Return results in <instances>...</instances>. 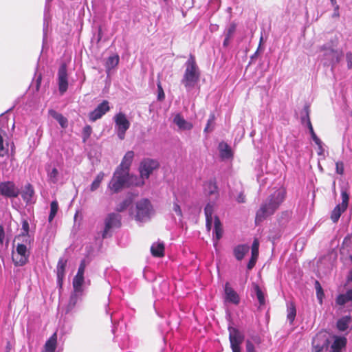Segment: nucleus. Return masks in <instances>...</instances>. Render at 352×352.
<instances>
[{
    "label": "nucleus",
    "mask_w": 352,
    "mask_h": 352,
    "mask_svg": "<svg viewBox=\"0 0 352 352\" xmlns=\"http://www.w3.org/2000/svg\"><path fill=\"white\" fill-rule=\"evenodd\" d=\"M285 192L283 189H277L263 201L256 212L255 223L259 224L268 217L273 215L283 202Z\"/></svg>",
    "instance_id": "obj_1"
},
{
    "label": "nucleus",
    "mask_w": 352,
    "mask_h": 352,
    "mask_svg": "<svg viewBox=\"0 0 352 352\" xmlns=\"http://www.w3.org/2000/svg\"><path fill=\"white\" fill-rule=\"evenodd\" d=\"M346 338L344 337L336 338L331 345L333 352H340L341 349L346 346Z\"/></svg>",
    "instance_id": "obj_27"
},
{
    "label": "nucleus",
    "mask_w": 352,
    "mask_h": 352,
    "mask_svg": "<svg viewBox=\"0 0 352 352\" xmlns=\"http://www.w3.org/2000/svg\"><path fill=\"white\" fill-rule=\"evenodd\" d=\"M252 287L254 288V290L255 292L256 298L258 300V302L261 306H263L265 304V295L263 291L261 290V287L257 283H253Z\"/></svg>",
    "instance_id": "obj_29"
},
{
    "label": "nucleus",
    "mask_w": 352,
    "mask_h": 352,
    "mask_svg": "<svg viewBox=\"0 0 352 352\" xmlns=\"http://www.w3.org/2000/svg\"><path fill=\"white\" fill-rule=\"evenodd\" d=\"M307 126L309 128V132H310V133L311 135V138H312L313 140L314 141L316 144H317L319 146V148L321 150H322V141L320 140V138L315 133L314 128H313V126H312L311 122V120H308V122L307 123Z\"/></svg>",
    "instance_id": "obj_34"
},
{
    "label": "nucleus",
    "mask_w": 352,
    "mask_h": 352,
    "mask_svg": "<svg viewBox=\"0 0 352 352\" xmlns=\"http://www.w3.org/2000/svg\"><path fill=\"white\" fill-rule=\"evenodd\" d=\"M245 349L246 352H256L253 342L250 340H247L245 342Z\"/></svg>",
    "instance_id": "obj_51"
},
{
    "label": "nucleus",
    "mask_w": 352,
    "mask_h": 352,
    "mask_svg": "<svg viewBox=\"0 0 352 352\" xmlns=\"http://www.w3.org/2000/svg\"><path fill=\"white\" fill-rule=\"evenodd\" d=\"M164 244L162 242L153 243L151 248V252L155 257H163L164 256Z\"/></svg>",
    "instance_id": "obj_26"
},
{
    "label": "nucleus",
    "mask_w": 352,
    "mask_h": 352,
    "mask_svg": "<svg viewBox=\"0 0 352 352\" xmlns=\"http://www.w3.org/2000/svg\"><path fill=\"white\" fill-rule=\"evenodd\" d=\"M225 299L234 305H239L240 298L238 294L230 287L229 283L225 284Z\"/></svg>",
    "instance_id": "obj_16"
},
{
    "label": "nucleus",
    "mask_w": 352,
    "mask_h": 352,
    "mask_svg": "<svg viewBox=\"0 0 352 352\" xmlns=\"http://www.w3.org/2000/svg\"><path fill=\"white\" fill-rule=\"evenodd\" d=\"M306 118H307V123L308 122V120H310L309 117V113H310V107L309 104H305L303 109Z\"/></svg>",
    "instance_id": "obj_57"
},
{
    "label": "nucleus",
    "mask_w": 352,
    "mask_h": 352,
    "mask_svg": "<svg viewBox=\"0 0 352 352\" xmlns=\"http://www.w3.org/2000/svg\"><path fill=\"white\" fill-rule=\"evenodd\" d=\"M131 201L129 199H125L120 202L118 206H116V210L118 212H123L130 205Z\"/></svg>",
    "instance_id": "obj_42"
},
{
    "label": "nucleus",
    "mask_w": 352,
    "mask_h": 352,
    "mask_svg": "<svg viewBox=\"0 0 352 352\" xmlns=\"http://www.w3.org/2000/svg\"><path fill=\"white\" fill-rule=\"evenodd\" d=\"M5 236H6V234H5L4 228H3V225H0V243L1 245H3V243Z\"/></svg>",
    "instance_id": "obj_56"
},
{
    "label": "nucleus",
    "mask_w": 352,
    "mask_h": 352,
    "mask_svg": "<svg viewBox=\"0 0 352 352\" xmlns=\"http://www.w3.org/2000/svg\"><path fill=\"white\" fill-rule=\"evenodd\" d=\"M334 6V12L333 14V17H339L340 13H339V6L336 3V5H333Z\"/></svg>",
    "instance_id": "obj_59"
},
{
    "label": "nucleus",
    "mask_w": 352,
    "mask_h": 352,
    "mask_svg": "<svg viewBox=\"0 0 352 352\" xmlns=\"http://www.w3.org/2000/svg\"><path fill=\"white\" fill-rule=\"evenodd\" d=\"M29 228L30 227L28 222L26 220L23 221L22 223L23 232H21V234L17 236L16 238L19 239L21 236L29 237Z\"/></svg>",
    "instance_id": "obj_41"
},
{
    "label": "nucleus",
    "mask_w": 352,
    "mask_h": 352,
    "mask_svg": "<svg viewBox=\"0 0 352 352\" xmlns=\"http://www.w3.org/2000/svg\"><path fill=\"white\" fill-rule=\"evenodd\" d=\"M58 210V204L57 201H53L50 204V212L48 217L49 222L52 221Z\"/></svg>",
    "instance_id": "obj_37"
},
{
    "label": "nucleus",
    "mask_w": 352,
    "mask_h": 352,
    "mask_svg": "<svg viewBox=\"0 0 352 352\" xmlns=\"http://www.w3.org/2000/svg\"><path fill=\"white\" fill-rule=\"evenodd\" d=\"M128 173L116 169L113 175L108 184V188L112 193L119 192L124 186H126Z\"/></svg>",
    "instance_id": "obj_4"
},
{
    "label": "nucleus",
    "mask_w": 352,
    "mask_h": 352,
    "mask_svg": "<svg viewBox=\"0 0 352 352\" xmlns=\"http://www.w3.org/2000/svg\"><path fill=\"white\" fill-rule=\"evenodd\" d=\"M145 184V179L140 175V176L135 175H130L128 172V177L126 179V187L136 186L141 187Z\"/></svg>",
    "instance_id": "obj_18"
},
{
    "label": "nucleus",
    "mask_w": 352,
    "mask_h": 352,
    "mask_svg": "<svg viewBox=\"0 0 352 352\" xmlns=\"http://www.w3.org/2000/svg\"><path fill=\"white\" fill-rule=\"evenodd\" d=\"M252 341L256 343V344H259L261 343L262 340L260 336H253L252 337Z\"/></svg>",
    "instance_id": "obj_60"
},
{
    "label": "nucleus",
    "mask_w": 352,
    "mask_h": 352,
    "mask_svg": "<svg viewBox=\"0 0 352 352\" xmlns=\"http://www.w3.org/2000/svg\"><path fill=\"white\" fill-rule=\"evenodd\" d=\"M347 280L349 282H352V270L349 272V274L347 278Z\"/></svg>",
    "instance_id": "obj_64"
},
{
    "label": "nucleus",
    "mask_w": 352,
    "mask_h": 352,
    "mask_svg": "<svg viewBox=\"0 0 352 352\" xmlns=\"http://www.w3.org/2000/svg\"><path fill=\"white\" fill-rule=\"evenodd\" d=\"M3 142V138L0 130V157H3L8 152V149L4 147Z\"/></svg>",
    "instance_id": "obj_48"
},
{
    "label": "nucleus",
    "mask_w": 352,
    "mask_h": 352,
    "mask_svg": "<svg viewBox=\"0 0 352 352\" xmlns=\"http://www.w3.org/2000/svg\"><path fill=\"white\" fill-rule=\"evenodd\" d=\"M259 241L257 239H254L251 248L252 256L258 257Z\"/></svg>",
    "instance_id": "obj_45"
},
{
    "label": "nucleus",
    "mask_w": 352,
    "mask_h": 352,
    "mask_svg": "<svg viewBox=\"0 0 352 352\" xmlns=\"http://www.w3.org/2000/svg\"><path fill=\"white\" fill-rule=\"evenodd\" d=\"M85 267H86V262H85V260L83 259L81 261L80 263V265H79V267H78V272H77V274L78 275H83L84 276V273H85Z\"/></svg>",
    "instance_id": "obj_52"
},
{
    "label": "nucleus",
    "mask_w": 352,
    "mask_h": 352,
    "mask_svg": "<svg viewBox=\"0 0 352 352\" xmlns=\"http://www.w3.org/2000/svg\"><path fill=\"white\" fill-rule=\"evenodd\" d=\"M57 344V336L54 333L45 342L44 352H55Z\"/></svg>",
    "instance_id": "obj_25"
},
{
    "label": "nucleus",
    "mask_w": 352,
    "mask_h": 352,
    "mask_svg": "<svg viewBox=\"0 0 352 352\" xmlns=\"http://www.w3.org/2000/svg\"><path fill=\"white\" fill-rule=\"evenodd\" d=\"M119 56L114 55L109 56L106 62V67L108 69H111L116 67L119 63Z\"/></svg>",
    "instance_id": "obj_35"
},
{
    "label": "nucleus",
    "mask_w": 352,
    "mask_h": 352,
    "mask_svg": "<svg viewBox=\"0 0 352 352\" xmlns=\"http://www.w3.org/2000/svg\"><path fill=\"white\" fill-rule=\"evenodd\" d=\"M257 256H251V258L248 263L247 267L248 270H252L256 265V262L257 261Z\"/></svg>",
    "instance_id": "obj_53"
},
{
    "label": "nucleus",
    "mask_w": 352,
    "mask_h": 352,
    "mask_svg": "<svg viewBox=\"0 0 352 352\" xmlns=\"http://www.w3.org/2000/svg\"><path fill=\"white\" fill-rule=\"evenodd\" d=\"M92 128L89 125H86L82 130L83 141L85 142L91 135Z\"/></svg>",
    "instance_id": "obj_47"
},
{
    "label": "nucleus",
    "mask_w": 352,
    "mask_h": 352,
    "mask_svg": "<svg viewBox=\"0 0 352 352\" xmlns=\"http://www.w3.org/2000/svg\"><path fill=\"white\" fill-rule=\"evenodd\" d=\"M160 166L159 162L153 159L146 158L142 160L139 166L140 175L148 179L153 172Z\"/></svg>",
    "instance_id": "obj_5"
},
{
    "label": "nucleus",
    "mask_w": 352,
    "mask_h": 352,
    "mask_svg": "<svg viewBox=\"0 0 352 352\" xmlns=\"http://www.w3.org/2000/svg\"><path fill=\"white\" fill-rule=\"evenodd\" d=\"M58 90L60 94H63L68 88L67 70L65 63H63L58 72Z\"/></svg>",
    "instance_id": "obj_12"
},
{
    "label": "nucleus",
    "mask_w": 352,
    "mask_h": 352,
    "mask_svg": "<svg viewBox=\"0 0 352 352\" xmlns=\"http://www.w3.org/2000/svg\"><path fill=\"white\" fill-rule=\"evenodd\" d=\"M350 320L351 318L349 316H344L341 318L337 322V328L341 331L346 330L349 327Z\"/></svg>",
    "instance_id": "obj_32"
},
{
    "label": "nucleus",
    "mask_w": 352,
    "mask_h": 352,
    "mask_svg": "<svg viewBox=\"0 0 352 352\" xmlns=\"http://www.w3.org/2000/svg\"><path fill=\"white\" fill-rule=\"evenodd\" d=\"M34 195V190L32 185L30 183L27 184L24 189L21 192V197L23 200L27 204L32 202V198Z\"/></svg>",
    "instance_id": "obj_20"
},
{
    "label": "nucleus",
    "mask_w": 352,
    "mask_h": 352,
    "mask_svg": "<svg viewBox=\"0 0 352 352\" xmlns=\"http://www.w3.org/2000/svg\"><path fill=\"white\" fill-rule=\"evenodd\" d=\"M315 289L316 291V297L320 305L322 304V300L324 296L323 289L318 280L315 281Z\"/></svg>",
    "instance_id": "obj_36"
},
{
    "label": "nucleus",
    "mask_w": 352,
    "mask_h": 352,
    "mask_svg": "<svg viewBox=\"0 0 352 352\" xmlns=\"http://www.w3.org/2000/svg\"><path fill=\"white\" fill-rule=\"evenodd\" d=\"M249 250L250 248L248 245H238L234 248L233 253L238 261H241L244 258L245 255L249 252Z\"/></svg>",
    "instance_id": "obj_23"
},
{
    "label": "nucleus",
    "mask_w": 352,
    "mask_h": 352,
    "mask_svg": "<svg viewBox=\"0 0 352 352\" xmlns=\"http://www.w3.org/2000/svg\"><path fill=\"white\" fill-rule=\"evenodd\" d=\"M84 283V276L76 274L73 279L72 285L75 292H81L82 286Z\"/></svg>",
    "instance_id": "obj_28"
},
{
    "label": "nucleus",
    "mask_w": 352,
    "mask_h": 352,
    "mask_svg": "<svg viewBox=\"0 0 352 352\" xmlns=\"http://www.w3.org/2000/svg\"><path fill=\"white\" fill-rule=\"evenodd\" d=\"M186 69L182 79V83L187 89L195 87V85L199 81L200 70L197 64L195 58L190 54L189 58L185 63Z\"/></svg>",
    "instance_id": "obj_2"
},
{
    "label": "nucleus",
    "mask_w": 352,
    "mask_h": 352,
    "mask_svg": "<svg viewBox=\"0 0 352 352\" xmlns=\"http://www.w3.org/2000/svg\"><path fill=\"white\" fill-rule=\"evenodd\" d=\"M29 253L25 244L18 243L16 252L12 254V261L15 266H23L28 262Z\"/></svg>",
    "instance_id": "obj_8"
},
{
    "label": "nucleus",
    "mask_w": 352,
    "mask_h": 352,
    "mask_svg": "<svg viewBox=\"0 0 352 352\" xmlns=\"http://www.w3.org/2000/svg\"><path fill=\"white\" fill-rule=\"evenodd\" d=\"M346 58L347 60V67L349 69L352 68V53L351 52H347L346 54Z\"/></svg>",
    "instance_id": "obj_55"
},
{
    "label": "nucleus",
    "mask_w": 352,
    "mask_h": 352,
    "mask_svg": "<svg viewBox=\"0 0 352 352\" xmlns=\"http://www.w3.org/2000/svg\"><path fill=\"white\" fill-rule=\"evenodd\" d=\"M214 234L217 241H219L222 237L223 229L221 227V223L219 218L217 216L214 217Z\"/></svg>",
    "instance_id": "obj_30"
},
{
    "label": "nucleus",
    "mask_w": 352,
    "mask_h": 352,
    "mask_svg": "<svg viewBox=\"0 0 352 352\" xmlns=\"http://www.w3.org/2000/svg\"><path fill=\"white\" fill-rule=\"evenodd\" d=\"M329 341L324 336L316 335L312 340L313 352H322L324 349H327Z\"/></svg>",
    "instance_id": "obj_14"
},
{
    "label": "nucleus",
    "mask_w": 352,
    "mask_h": 352,
    "mask_svg": "<svg viewBox=\"0 0 352 352\" xmlns=\"http://www.w3.org/2000/svg\"><path fill=\"white\" fill-rule=\"evenodd\" d=\"M109 109V102L107 100H103L94 111L90 112L89 115V120L92 122H95L102 118Z\"/></svg>",
    "instance_id": "obj_13"
},
{
    "label": "nucleus",
    "mask_w": 352,
    "mask_h": 352,
    "mask_svg": "<svg viewBox=\"0 0 352 352\" xmlns=\"http://www.w3.org/2000/svg\"><path fill=\"white\" fill-rule=\"evenodd\" d=\"M230 37H229V36H226V38L224 39V41H223V45L224 46H227L228 45V42H229V39H230Z\"/></svg>",
    "instance_id": "obj_63"
},
{
    "label": "nucleus",
    "mask_w": 352,
    "mask_h": 352,
    "mask_svg": "<svg viewBox=\"0 0 352 352\" xmlns=\"http://www.w3.org/2000/svg\"><path fill=\"white\" fill-rule=\"evenodd\" d=\"M214 119H215V116L214 114H211L210 116V118L208 120V122H207V124L204 129V132L207 133L208 131H210L212 130V128H210L211 125H212L214 124Z\"/></svg>",
    "instance_id": "obj_50"
},
{
    "label": "nucleus",
    "mask_w": 352,
    "mask_h": 352,
    "mask_svg": "<svg viewBox=\"0 0 352 352\" xmlns=\"http://www.w3.org/2000/svg\"><path fill=\"white\" fill-rule=\"evenodd\" d=\"M350 301H352V289L347 290L345 294H339L336 299V304L340 306Z\"/></svg>",
    "instance_id": "obj_24"
},
{
    "label": "nucleus",
    "mask_w": 352,
    "mask_h": 352,
    "mask_svg": "<svg viewBox=\"0 0 352 352\" xmlns=\"http://www.w3.org/2000/svg\"><path fill=\"white\" fill-rule=\"evenodd\" d=\"M58 171L56 168H54L51 172L48 173L49 180L52 184H56L58 182Z\"/></svg>",
    "instance_id": "obj_40"
},
{
    "label": "nucleus",
    "mask_w": 352,
    "mask_h": 352,
    "mask_svg": "<svg viewBox=\"0 0 352 352\" xmlns=\"http://www.w3.org/2000/svg\"><path fill=\"white\" fill-rule=\"evenodd\" d=\"M235 25H232L229 30H228L227 36H229V37H231L233 33L235 31Z\"/></svg>",
    "instance_id": "obj_62"
},
{
    "label": "nucleus",
    "mask_w": 352,
    "mask_h": 352,
    "mask_svg": "<svg viewBox=\"0 0 352 352\" xmlns=\"http://www.w3.org/2000/svg\"><path fill=\"white\" fill-rule=\"evenodd\" d=\"M173 122L179 127L181 130H190L192 129L193 125L192 123L187 122L183 116L177 113L173 119Z\"/></svg>",
    "instance_id": "obj_19"
},
{
    "label": "nucleus",
    "mask_w": 352,
    "mask_h": 352,
    "mask_svg": "<svg viewBox=\"0 0 352 352\" xmlns=\"http://www.w3.org/2000/svg\"><path fill=\"white\" fill-rule=\"evenodd\" d=\"M237 201L239 203H244L245 201V197L243 193H240L237 197Z\"/></svg>",
    "instance_id": "obj_61"
},
{
    "label": "nucleus",
    "mask_w": 352,
    "mask_h": 352,
    "mask_svg": "<svg viewBox=\"0 0 352 352\" xmlns=\"http://www.w3.org/2000/svg\"><path fill=\"white\" fill-rule=\"evenodd\" d=\"M327 56H330L331 59V62L334 63H337L340 61V57L342 56V52H339L334 50H330L327 54Z\"/></svg>",
    "instance_id": "obj_38"
},
{
    "label": "nucleus",
    "mask_w": 352,
    "mask_h": 352,
    "mask_svg": "<svg viewBox=\"0 0 352 352\" xmlns=\"http://www.w3.org/2000/svg\"><path fill=\"white\" fill-rule=\"evenodd\" d=\"M134 157V152L132 151H127L123 157L120 164L116 168V170L122 173H128Z\"/></svg>",
    "instance_id": "obj_15"
},
{
    "label": "nucleus",
    "mask_w": 352,
    "mask_h": 352,
    "mask_svg": "<svg viewBox=\"0 0 352 352\" xmlns=\"http://www.w3.org/2000/svg\"><path fill=\"white\" fill-rule=\"evenodd\" d=\"M20 193L19 189L13 182L8 181L0 183V194L8 198H15Z\"/></svg>",
    "instance_id": "obj_11"
},
{
    "label": "nucleus",
    "mask_w": 352,
    "mask_h": 352,
    "mask_svg": "<svg viewBox=\"0 0 352 352\" xmlns=\"http://www.w3.org/2000/svg\"><path fill=\"white\" fill-rule=\"evenodd\" d=\"M48 113L50 116L54 118L59 123L60 126L63 129H65L68 126V120L67 119L63 116L61 113L56 111L55 110L51 109H49Z\"/></svg>",
    "instance_id": "obj_22"
},
{
    "label": "nucleus",
    "mask_w": 352,
    "mask_h": 352,
    "mask_svg": "<svg viewBox=\"0 0 352 352\" xmlns=\"http://www.w3.org/2000/svg\"><path fill=\"white\" fill-rule=\"evenodd\" d=\"M157 100L163 101L165 98V94H164V89L162 88L160 80L157 81Z\"/></svg>",
    "instance_id": "obj_46"
},
{
    "label": "nucleus",
    "mask_w": 352,
    "mask_h": 352,
    "mask_svg": "<svg viewBox=\"0 0 352 352\" xmlns=\"http://www.w3.org/2000/svg\"><path fill=\"white\" fill-rule=\"evenodd\" d=\"M229 340L232 352H241V344L244 340L243 334L236 328L230 327Z\"/></svg>",
    "instance_id": "obj_6"
},
{
    "label": "nucleus",
    "mask_w": 352,
    "mask_h": 352,
    "mask_svg": "<svg viewBox=\"0 0 352 352\" xmlns=\"http://www.w3.org/2000/svg\"><path fill=\"white\" fill-rule=\"evenodd\" d=\"M296 316V306L294 302H289L287 305V318L289 320L290 323L292 324Z\"/></svg>",
    "instance_id": "obj_33"
},
{
    "label": "nucleus",
    "mask_w": 352,
    "mask_h": 352,
    "mask_svg": "<svg viewBox=\"0 0 352 352\" xmlns=\"http://www.w3.org/2000/svg\"><path fill=\"white\" fill-rule=\"evenodd\" d=\"M173 209L178 216L182 217V209L177 203H174Z\"/></svg>",
    "instance_id": "obj_54"
},
{
    "label": "nucleus",
    "mask_w": 352,
    "mask_h": 352,
    "mask_svg": "<svg viewBox=\"0 0 352 352\" xmlns=\"http://www.w3.org/2000/svg\"><path fill=\"white\" fill-rule=\"evenodd\" d=\"M207 186L209 195H214L216 197L218 195V188L215 182L210 181L208 183Z\"/></svg>",
    "instance_id": "obj_39"
},
{
    "label": "nucleus",
    "mask_w": 352,
    "mask_h": 352,
    "mask_svg": "<svg viewBox=\"0 0 352 352\" xmlns=\"http://www.w3.org/2000/svg\"><path fill=\"white\" fill-rule=\"evenodd\" d=\"M117 134L120 140H122L125 138L126 131L130 127V122L124 113L120 112L114 116Z\"/></svg>",
    "instance_id": "obj_7"
},
{
    "label": "nucleus",
    "mask_w": 352,
    "mask_h": 352,
    "mask_svg": "<svg viewBox=\"0 0 352 352\" xmlns=\"http://www.w3.org/2000/svg\"><path fill=\"white\" fill-rule=\"evenodd\" d=\"M342 203L337 205L331 212V219L333 223L338 221L341 214L346 211L348 207L349 196L346 190L341 192Z\"/></svg>",
    "instance_id": "obj_10"
},
{
    "label": "nucleus",
    "mask_w": 352,
    "mask_h": 352,
    "mask_svg": "<svg viewBox=\"0 0 352 352\" xmlns=\"http://www.w3.org/2000/svg\"><path fill=\"white\" fill-rule=\"evenodd\" d=\"M78 301V296L76 294H73L69 298V301L67 305V311H70L74 308Z\"/></svg>",
    "instance_id": "obj_44"
},
{
    "label": "nucleus",
    "mask_w": 352,
    "mask_h": 352,
    "mask_svg": "<svg viewBox=\"0 0 352 352\" xmlns=\"http://www.w3.org/2000/svg\"><path fill=\"white\" fill-rule=\"evenodd\" d=\"M67 260L63 258H60L58 259L57 266H56V275H57V282L60 287H62L63 283V279L65 275V268L67 266Z\"/></svg>",
    "instance_id": "obj_17"
},
{
    "label": "nucleus",
    "mask_w": 352,
    "mask_h": 352,
    "mask_svg": "<svg viewBox=\"0 0 352 352\" xmlns=\"http://www.w3.org/2000/svg\"><path fill=\"white\" fill-rule=\"evenodd\" d=\"M218 148L220 153V157L222 159H230L233 157L232 149L226 142H220Z\"/></svg>",
    "instance_id": "obj_21"
},
{
    "label": "nucleus",
    "mask_w": 352,
    "mask_h": 352,
    "mask_svg": "<svg viewBox=\"0 0 352 352\" xmlns=\"http://www.w3.org/2000/svg\"><path fill=\"white\" fill-rule=\"evenodd\" d=\"M121 225V216L120 214L114 212L108 214L104 219V228L102 237L103 239L107 238L111 229L120 228Z\"/></svg>",
    "instance_id": "obj_9"
},
{
    "label": "nucleus",
    "mask_w": 352,
    "mask_h": 352,
    "mask_svg": "<svg viewBox=\"0 0 352 352\" xmlns=\"http://www.w3.org/2000/svg\"><path fill=\"white\" fill-rule=\"evenodd\" d=\"M104 173L103 172H100L97 175L96 177L95 178V179L94 180V182L91 183V184L90 186V190L91 192L96 190L100 187V184L104 179Z\"/></svg>",
    "instance_id": "obj_31"
},
{
    "label": "nucleus",
    "mask_w": 352,
    "mask_h": 352,
    "mask_svg": "<svg viewBox=\"0 0 352 352\" xmlns=\"http://www.w3.org/2000/svg\"><path fill=\"white\" fill-rule=\"evenodd\" d=\"M154 213V209L151 201L143 198L135 203V219L144 222L149 220Z\"/></svg>",
    "instance_id": "obj_3"
},
{
    "label": "nucleus",
    "mask_w": 352,
    "mask_h": 352,
    "mask_svg": "<svg viewBox=\"0 0 352 352\" xmlns=\"http://www.w3.org/2000/svg\"><path fill=\"white\" fill-rule=\"evenodd\" d=\"M206 227L208 231H210L212 228V219L206 218Z\"/></svg>",
    "instance_id": "obj_58"
},
{
    "label": "nucleus",
    "mask_w": 352,
    "mask_h": 352,
    "mask_svg": "<svg viewBox=\"0 0 352 352\" xmlns=\"http://www.w3.org/2000/svg\"><path fill=\"white\" fill-rule=\"evenodd\" d=\"M336 172L338 175H342L344 172V163L341 161H338L336 162Z\"/></svg>",
    "instance_id": "obj_49"
},
{
    "label": "nucleus",
    "mask_w": 352,
    "mask_h": 352,
    "mask_svg": "<svg viewBox=\"0 0 352 352\" xmlns=\"http://www.w3.org/2000/svg\"><path fill=\"white\" fill-rule=\"evenodd\" d=\"M214 211V206L211 203H208L205 208H204V213L206 218L212 219V214Z\"/></svg>",
    "instance_id": "obj_43"
}]
</instances>
